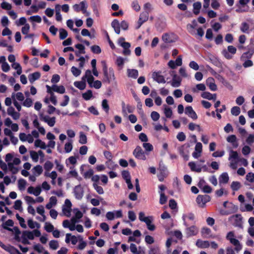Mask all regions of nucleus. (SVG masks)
Here are the masks:
<instances>
[{
    "mask_svg": "<svg viewBox=\"0 0 254 254\" xmlns=\"http://www.w3.org/2000/svg\"><path fill=\"white\" fill-rule=\"evenodd\" d=\"M92 52L96 54H99L101 53V49L99 46L94 45L91 48Z\"/></svg>",
    "mask_w": 254,
    "mask_h": 254,
    "instance_id": "obj_59",
    "label": "nucleus"
},
{
    "mask_svg": "<svg viewBox=\"0 0 254 254\" xmlns=\"http://www.w3.org/2000/svg\"><path fill=\"white\" fill-rule=\"evenodd\" d=\"M201 96L203 98L210 100L212 99L213 95L209 92H203Z\"/></svg>",
    "mask_w": 254,
    "mask_h": 254,
    "instance_id": "obj_55",
    "label": "nucleus"
},
{
    "mask_svg": "<svg viewBox=\"0 0 254 254\" xmlns=\"http://www.w3.org/2000/svg\"><path fill=\"white\" fill-rule=\"evenodd\" d=\"M13 208L16 210H20L22 209V201L20 200H16L14 202Z\"/></svg>",
    "mask_w": 254,
    "mask_h": 254,
    "instance_id": "obj_60",
    "label": "nucleus"
},
{
    "mask_svg": "<svg viewBox=\"0 0 254 254\" xmlns=\"http://www.w3.org/2000/svg\"><path fill=\"white\" fill-rule=\"evenodd\" d=\"M49 246L53 250H56L59 247L58 242L56 240H52L49 243Z\"/></svg>",
    "mask_w": 254,
    "mask_h": 254,
    "instance_id": "obj_52",
    "label": "nucleus"
},
{
    "mask_svg": "<svg viewBox=\"0 0 254 254\" xmlns=\"http://www.w3.org/2000/svg\"><path fill=\"white\" fill-rule=\"evenodd\" d=\"M80 11L84 14L86 16H88L90 15V13L87 11V5L86 4L85 1H82L80 2Z\"/></svg>",
    "mask_w": 254,
    "mask_h": 254,
    "instance_id": "obj_28",
    "label": "nucleus"
},
{
    "mask_svg": "<svg viewBox=\"0 0 254 254\" xmlns=\"http://www.w3.org/2000/svg\"><path fill=\"white\" fill-rule=\"evenodd\" d=\"M149 18V11H144L140 13L137 21V26L136 29H138L143 23L147 21Z\"/></svg>",
    "mask_w": 254,
    "mask_h": 254,
    "instance_id": "obj_5",
    "label": "nucleus"
},
{
    "mask_svg": "<svg viewBox=\"0 0 254 254\" xmlns=\"http://www.w3.org/2000/svg\"><path fill=\"white\" fill-rule=\"evenodd\" d=\"M127 73L128 77L134 79L137 78L138 76V70L135 69H128L127 70Z\"/></svg>",
    "mask_w": 254,
    "mask_h": 254,
    "instance_id": "obj_24",
    "label": "nucleus"
},
{
    "mask_svg": "<svg viewBox=\"0 0 254 254\" xmlns=\"http://www.w3.org/2000/svg\"><path fill=\"white\" fill-rule=\"evenodd\" d=\"M71 71L72 74L75 77L78 76L81 72V71L80 69H78L74 66L71 67Z\"/></svg>",
    "mask_w": 254,
    "mask_h": 254,
    "instance_id": "obj_43",
    "label": "nucleus"
},
{
    "mask_svg": "<svg viewBox=\"0 0 254 254\" xmlns=\"http://www.w3.org/2000/svg\"><path fill=\"white\" fill-rule=\"evenodd\" d=\"M52 90L53 91L56 92L60 94H63L65 92V89L64 86H57V85H53L52 86Z\"/></svg>",
    "mask_w": 254,
    "mask_h": 254,
    "instance_id": "obj_26",
    "label": "nucleus"
},
{
    "mask_svg": "<svg viewBox=\"0 0 254 254\" xmlns=\"http://www.w3.org/2000/svg\"><path fill=\"white\" fill-rule=\"evenodd\" d=\"M102 63L103 64V82L110 84L112 81L115 80L116 79L114 70L112 67L108 68L105 62H102Z\"/></svg>",
    "mask_w": 254,
    "mask_h": 254,
    "instance_id": "obj_1",
    "label": "nucleus"
},
{
    "mask_svg": "<svg viewBox=\"0 0 254 254\" xmlns=\"http://www.w3.org/2000/svg\"><path fill=\"white\" fill-rule=\"evenodd\" d=\"M187 218L189 220L191 221H193L194 219V215L192 213H190L187 215H184L183 216V219L184 220V224L186 226H188L189 224L187 223V222L185 221V218Z\"/></svg>",
    "mask_w": 254,
    "mask_h": 254,
    "instance_id": "obj_37",
    "label": "nucleus"
},
{
    "mask_svg": "<svg viewBox=\"0 0 254 254\" xmlns=\"http://www.w3.org/2000/svg\"><path fill=\"white\" fill-rule=\"evenodd\" d=\"M231 187L233 190L237 191L241 188V184L239 182L234 181L232 183Z\"/></svg>",
    "mask_w": 254,
    "mask_h": 254,
    "instance_id": "obj_45",
    "label": "nucleus"
},
{
    "mask_svg": "<svg viewBox=\"0 0 254 254\" xmlns=\"http://www.w3.org/2000/svg\"><path fill=\"white\" fill-rule=\"evenodd\" d=\"M131 7L136 11H139L140 9V6L137 0H134L132 2Z\"/></svg>",
    "mask_w": 254,
    "mask_h": 254,
    "instance_id": "obj_54",
    "label": "nucleus"
},
{
    "mask_svg": "<svg viewBox=\"0 0 254 254\" xmlns=\"http://www.w3.org/2000/svg\"><path fill=\"white\" fill-rule=\"evenodd\" d=\"M171 75L172 76V80L171 85L174 87H178L181 85L182 79L177 74L175 73V71H172Z\"/></svg>",
    "mask_w": 254,
    "mask_h": 254,
    "instance_id": "obj_9",
    "label": "nucleus"
},
{
    "mask_svg": "<svg viewBox=\"0 0 254 254\" xmlns=\"http://www.w3.org/2000/svg\"><path fill=\"white\" fill-rule=\"evenodd\" d=\"M210 199L211 197L208 195H198L196 198V201L199 207H203L206 203L210 200Z\"/></svg>",
    "mask_w": 254,
    "mask_h": 254,
    "instance_id": "obj_2",
    "label": "nucleus"
},
{
    "mask_svg": "<svg viewBox=\"0 0 254 254\" xmlns=\"http://www.w3.org/2000/svg\"><path fill=\"white\" fill-rule=\"evenodd\" d=\"M26 185V181L23 179H20L18 181V187L20 190H24Z\"/></svg>",
    "mask_w": 254,
    "mask_h": 254,
    "instance_id": "obj_38",
    "label": "nucleus"
},
{
    "mask_svg": "<svg viewBox=\"0 0 254 254\" xmlns=\"http://www.w3.org/2000/svg\"><path fill=\"white\" fill-rule=\"evenodd\" d=\"M122 175L123 178L126 181L130 180V173L128 171L124 170L122 172Z\"/></svg>",
    "mask_w": 254,
    "mask_h": 254,
    "instance_id": "obj_49",
    "label": "nucleus"
},
{
    "mask_svg": "<svg viewBox=\"0 0 254 254\" xmlns=\"http://www.w3.org/2000/svg\"><path fill=\"white\" fill-rule=\"evenodd\" d=\"M254 53V51L253 50L249 51L248 52H245L242 54L241 57V60L242 61H244L246 59H250L251 58H252Z\"/></svg>",
    "mask_w": 254,
    "mask_h": 254,
    "instance_id": "obj_27",
    "label": "nucleus"
},
{
    "mask_svg": "<svg viewBox=\"0 0 254 254\" xmlns=\"http://www.w3.org/2000/svg\"><path fill=\"white\" fill-rule=\"evenodd\" d=\"M74 195L75 197L78 199L80 200L83 196L84 190L83 188L80 185L76 186L73 190Z\"/></svg>",
    "mask_w": 254,
    "mask_h": 254,
    "instance_id": "obj_8",
    "label": "nucleus"
},
{
    "mask_svg": "<svg viewBox=\"0 0 254 254\" xmlns=\"http://www.w3.org/2000/svg\"><path fill=\"white\" fill-rule=\"evenodd\" d=\"M85 77H86L87 82H88L90 87H93L92 84L94 81V77L92 75L91 71L90 69L86 70Z\"/></svg>",
    "mask_w": 254,
    "mask_h": 254,
    "instance_id": "obj_14",
    "label": "nucleus"
},
{
    "mask_svg": "<svg viewBox=\"0 0 254 254\" xmlns=\"http://www.w3.org/2000/svg\"><path fill=\"white\" fill-rule=\"evenodd\" d=\"M233 217H236V219L235 220V225L236 226H237L240 228L243 227V223H242V219L243 217H242L241 214H236L235 215L233 216Z\"/></svg>",
    "mask_w": 254,
    "mask_h": 254,
    "instance_id": "obj_20",
    "label": "nucleus"
},
{
    "mask_svg": "<svg viewBox=\"0 0 254 254\" xmlns=\"http://www.w3.org/2000/svg\"><path fill=\"white\" fill-rule=\"evenodd\" d=\"M0 247L3 250L7 252H9L11 254H13V250H16V248L10 245H5L1 241H0Z\"/></svg>",
    "mask_w": 254,
    "mask_h": 254,
    "instance_id": "obj_18",
    "label": "nucleus"
},
{
    "mask_svg": "<svg viewBox=\"0 0 254 254\" xmlns=\"http://www.w3.org/2000/svg\"><path fill=\"white\" fill-rule=\"evenodd\" d=\"M152 78L154 81L158 83H165L166 82L164 76L161 75V71L153 72L152 73Z\"/></svg>",
    "mask_w": 254,
    "mask_h": 254,
    "instance_id": "obj_10",
    "label": "nucleus"
},
{
    "mask_svg": "<svg viewBox=\"0 0 254 254\" xmlns=\"http://www.w3.org/2000/svg\"><path fill=\"white\" fill-rule=\"evenodd\" d=\"M34 145L36 147H40L42 149H45L47 147L46 143L39 139H37L35 141Z\"/></svg>",
    "mask_w": 254,
    "mask_h": 254,
    "instance_id": "obj_32",
    "label": "nucleus"
},
{
    "mask_svg": "<svg viewBox=\"0 0 254 254\" xmlns=\"http://www.w3.org/2000/svg\"><path fill=\"white\" fill-rule=\"evenodd\" d=\"M43 168L40 165H37L32 169V172L34 175L36 176H40L43 172Z\"/></svg>",
    "mask_w": 254,
    "mask_h": 254,
    "instance_id": "obj_25",
    "label": "nucleus"
},
{
    "mask_svg": "<svg viewBox=\"0 0 254 254\" xmlns=\"http://www.w3.org/2000/svg\"><path fill=\"white\" fill-rule=\"evenodd\" d=\"M23 105L26 107H30L33 104L32 100L31 98H27L23 102Z\"/></svg>",
    "mask_w": 254,
    "mask_h": 254,
    "instance_id": "obj_57",
    "label": "nucleus"
},
{
    "mask_svg": "<svg viewBox=\"0 0 254 254\" xmlns=\"http://www.w3.org/2000/svg\"><path fill=\"white\" fill-rule=\"evenodd\" d=\"M229 177L228 174L226 172L223 173L219 178V183L221 185L222 184H225L228 183Z\"/></svg>",
    "mask_w": 254,
    "mask_h": 254,
    "instance_id": "obj_17",
    "label": "nucleus"
},
{
    "mask_svg": "<svg viewBox=\"0 0 254 254\" xmlns=\"http://www.w3.org/2000/svg\"><path fill=\"white\" fill-rule=\"evenodd\" d=\"M198 248L202 249L207 248L210 246L209 242L208 241H201L198 240L196 243Z\"/></svg>",
    "mask_w": 254,
    "mask_h": 254,
    "instance_id": "obj_22",
    "label": "nucleus"
},
{
    "mask_svg": "<svg viewBox=\"0 0 254 254\" xmlns=\"http://www.w3.org/2000/svg\"><path fill=\"white\" fill-rule=\"evenodd\" d=\"M133 154L135 158L138 159H142L145 160L146 156L144 152L142 150L141 147L139 146H137L133 152Z\"/></svg>",
    "mask_w": 254,
    "mask_h": 254,
    "instance_id": "obj_7",
    "label": "nucleus"
},
{
    "mask_svg": "<svg viewBox=\"0 0 254 254\" xmlns=\"http://www.w3.org/2000/svg\"><path fill=\"white\" fill-rule=\"evenodd\" d=\"M16 217L17 219L19 221L20 226L23 228H26L27 226L25 223L24 219L22 217L20 216L18 213H16Z\"/></svg>",
    "mask_w": 254,
    "mask_h": 254,
    "instance_id": "obj_39",
    "label": "nucleus"
},
{
    "mask_svg": "<svg viewBox=\"0 0 254 254\" xmlns=\"http://www.w3.org/2000/svg\"><path fill=\"white\" fill-rule=\"evenodd\" d=\"M54 165L50 161H47L44 165V168L45 170L47 171H50L53 168Z\"/></svg>",
    "mask_w": 254,
    "mask_h": 254,
    "instance_id": "obj_47",
    "label": "nucleus"
},
{
    "mask_svg": "<svg viewBox=\"0 0 254 254\" xmlns=\"http://www.w3.org/2000/svg\"><path fill=\"white\" fill-rule=\"evenodd\" d=\"M143 147L146 151H151L153 149V147L150 143L144 142L143 143Z\"/></svg>",
    "mask_w": 254,
    "mask_h": 254,
    "instance_id": "obj_58",
    "label": "nucleus"
},
{
    "mask_svg": "<svg viewBox=\"0 0 254 254\" xmlns=\"http://www.w3.org/2000/svg\"><path fill=\"white\" fill-rule=\"evenodd\" d=\"M79 238L80 243L78 246V249L79 250L84 249L87 245V244L85 242L83 241V239L80 236H78Z\"/></svg>",
    "mask_w": 254,
    "mask_h": 254,
    "instance_id": "obj_53",
    "label": "nucleus"
},
{
    "mask_svg": "<svg viewBox=\"0 0 254 254\" xmlns=\"http://www.w3.org/2000/svg\"><path fill=\"white\" fill-rule=\"evenodd\" d=\"M239 155L237 151L231 150L230 152V155L229 157V160H231L233 159L234 160L239 161Z\"/></svg>",
    "mask_w": 254,
    "mask_h": 254,
    "instance_id": "obj_34",
    "label": "nucleus"
},
{
    "mask_svg": "<svg viewBox=\"0 0 254 254\" xmlns=\"http://www.w3.org/2000/svg\"><path fill=\"white\" fill-rule=\"evenodd\" d=\"M159 193H160V204L161 205L165 204L167 201V197L166 196L164 192L159 191Z\"/></svg>",
    "mask_w": 254,
    "mask_h": 254,
    "instance_id": "obj_35",
    "label": "nucleus"
},
{
    "mask_svg": "<svg viewBox=\"0 0 254 254\" xmlns=\"http://www.w3.org/2000/svg\"><path fill=\"white\" fill-rule=\"evenodd\" d=\"M249 28L250 26L249 24H248L247 22H243L241 24V27H240V30L241 31L245 33H249Z\"/></svg>",
    "mask_w": 254,
    "mask_h": 254,
    "instance_id": "obj_33",
    "label": "nucleus"
},
{
    "mask_svg": "<svg viewBox=\"0 0 254 254\" xmlns=\"http://www.w3.org/2000/svg\"><path fill=\"white\" fill-rule=\"evenodd\" d=\"M151 118L153 121H157L160 118V115L158 112L156 111H153L151 113Z\"/></svg>",
    "mask_w": 254,
    "mask_h": 254,
    "instance_id": "obj_64",
    "label": "nucleus"
},
{
    "mask_svg": "<svg viewBox=\"0 0 254 254\" xmlns=\"http://www.w3.org/2000/svg\"><path fill=\"white\" fill-rule=\"evenodd\" d=\"M12 67L17 69L16 73L18 75H20L22 73V67L20 64L17 63H13L12 64Z\"/></svg>",
    "mask_w": 254,
    "mask_h": 254,
    "instance_id": "obj_40",
    "label": "nucleus"
},
{
    "mask_svg": "<svg viewBox=\"0 0 254 254\" xmlns=\"http://www.w3.org/2000/svg\"><path fill=\"white\" fill-rule=\"evenodd\" d=\"M44 229L47 232L50 233L52 232L54 230V227L51 223L46 222Z\"/></svg>",
    "mask_w": 254,
    "mask_h": 254,
    "instance_id": "obj_42",
    "label": "nucleus"
},
{
    "mask_svg": "<svg viewBox=\"0 0 254 254\" xmlns=\"http://www.w3.org/2000/svg\"><path fill=\"white\" fill-rule=\"evenodd\" d=\"M74 85L78 88L79 89L82 90H84L86 88V81H75L74 82Z\"/></svg>",
    "mask_w": 254,
    "mask_h": 254,
    "instance_id": "obj_31",
    "label": "nucleus"
},
{
    "mask_svg": "<svg viewBox=\"0 0 254 254\" xmlns=\"http://www.w3.org/2000/svg\"><path fill=\"white\" fill-rule=\"evenodd\" d=\"M164 114L167 118H170L172 116V111L169 107H166L164 109Z\"/></svg>",
    "mask_w": 254,
    "mask_h": 254,
    "instance_id": "obj_62",
    "label": "nucleus"
},
{
    "mask_svg": "<svg viewBox=\"0 0 254 254\" xmlns=\"http://www.w3.org/2000/svg\"><path fill=\"white\" fill-rule=\"evenodd\" d=\"M59 31L60 39L64 40L67 37L68 33L66 30L63 28H61L60 29Z\"/></svg>",
    "mask_w": 254,
    "mask_h": 254,
    "instance_id": "obj_46",
    "label": "nucleus"
},
{
    "mask_svg": "<svg viewBox=\"0 0 254 254\" xmlns=\"http://www.w3.org/2000/svg\"><path fill=\"white\" fill-rule=\"evenodd\" d=\"M246 179L250 183H254V174L252 172L248 173L246 176Z\"/></svg>",
    "mask_w": 254,
    "mask_h": 254,
    "instance_id": "obj_61",
    "label": "nucleus"
},
{
    "mask_svg": "<svg viewBox=\"0 0 254 254\" xmlns=\"http://www.w3.org/2000/svg\"><path fill=\"white\" fill-rule=\"evenodd\" d=\"M124 59L122 57H119L117 58L116 62V64L118 65V66L120 67L121 68L123 67L124 64Z\"/></svg>",
    "mask_w": 254,
    "mask_h": 254,
    "instance_id": "obj_51",
    "label": "nucleus"
},
{
    "mask_svg": "<svg viewBox=\"0 0 254 254\" xmlns=\"http://www.w3.org/2000/svg\"><path fill=\"white\" fill-rule=\"evenodd\" d=\"M185 113L193 120H196L198 118L196 113L190 106H188L186 107Z\"/></svg>",
    "mask_w": 254,
    "mask_h": 254,
    "instance_id": "obj_11",
    "label": "nucleus"
},
{
    "mask_svg": "<svg viewBox=\"0 0 254 254\" xmlns=\"http://www.w3.org/2000/svg\"><path fill=\"white\" fill-rule=\"evenodd\" d=\"M82 96L84 100H89L93 96L92 91L91 90H88L86 92L83 93Z\"/></svg>",
    "mask_w": 254,
    "mask_h": 254,
    "instance_id": "obj_36",
    "label": "nucleus"
},
{
    "mask_svg": "<svg viewBox=\"0 0 254 254\" xmlns=\"http://www.w3.org/2000/svg\"><path fill=\"white\" fill-rule=\"evenodd\" d=\"M79 142L82 144H84L87 143V137L82 132L80 133Z\"/></svg>",
    "mask_w": 254,
    "mask_h": 254,
    "instance_id": "obj_44",
    "label": "nucleus"
},
{
    "mask_svg": "<svg viewBox=\"0 0 254 254\" xmlns=\"http://www.w3.org/2000/svg\"><path fill=\"white\" fill-rule=\"evenodd\" d=\"M22 243L23 244H29L28 239L32 240L34 239V235L31 231H24L22 235Z\"/></svg>",
    "mask_w": 254,
    "mask_h": 254,
    "instance_id": "obj_4",
    "label": "nucleus"
},
{
    "mask_svg": "<svg viewBox=\"0 0 254 254\" xmlns=\"http://www.w3.org/2000/svg\"><path fill=\"white\" fill-rule=\"evenodd\" d=\"M193 12L195 15H198L199 13L200 9L201 7V3L200 2H195L193 4Z\"/></svg>",
    "mask_w": 254,
    "mask_h": 254,
    "instance_id": "obj_30",
    "label": "nucleus"
},
{
    "mask_svg": "<svg viewBox=\"0 0 254 254\" xmlns=\"http://www.w3.org/2000/svg\"><path fill=\"white\" fill-rule=\"evenodd\" d=\"M93 187L96 190V191L98 194H102L104 193V191L103 188L99 186L98 184L93 183Z\"/></svg>",
    "mask_w": 254,
    "mask_h": 254,
    "instance_id": "obj_41",
    "label": "nucleus"
},
{
    "mask_svg": "<svg viewBox=\"0 0 254 254\" xmlns=\"http://www.w3.org/2000/svg\"><path fill=\"white\" fill-rule=\"evenodd\" d=\"M227 141L228 142L231 143L234 148H236L239 145L237 141V137L235 135L232 134L228 136L227 138Z\"/></svg>",
    "mask_w": 254,
    "mask_h": 254,
    "instance_id": "obj_16",
    "label": "nucleus"
},
{
    "mask_svg": "<svg viewBox=\"0 0 254 254\" xmlns=\"http://www.w3.org/2000/svg\"><path fill=\"white\" fill-rule=\"evenodd\" d=\"M206 84L209 86V89L211 91H216L217 90V86L214 82V79L212 77H209L206 80Z\"/></svg>",
    "mask_w": 254,
    "mask_h": 254,
    "instance_id": "obj_15",
    "label": "nucleus"
},
{
    "mask_svg": "<svg viewBox=\"0 0 254 254\" xmlns=\"http://www.w3.org/2000/svg\"><path fill=\"white\" fill-rule=\"evenodd\" d=\"M8 166L9 170L11 171L12 174H16L17 173L18 171V169L17 168L14 167L13 164L12 163L9 162L8 163Z\"/></svg>",
    "mask_w": 254,
    "mask_h": 254,
    "instance_id": "obj_50",
    "label": "nucleus"
},
{
    "mask_svg": "<svg viewBox=\"0 0 254 254\" xmlns=\"http://www.w3.org/2000/svg\"><path fill=\"white\" fill-rule=\"evenodd\" d=\"M39 116L40 120L47 123L50 127H52L55 125L56 123V118L55 117L50 118L48 116H44L43 113L40 114Z\"/></svg>",
    "mask_w": 254,
    "mask_h": 254,
    "instance_id": "obj_6",
    "label": "nucleus"
},
{
    "mask_svg": "<svg viewBox=\"0 0 254 254\" xmlns=\"http://www.w3.org/2000/svg\"><path fill=\"white\" fill-rule=\"evenodd\" d=\"M162 40L166 43H171L174 42V41L172 39L171 35L166 33L163 34Z\"/></svg>",
    "mask_w": 254,
    "mask_h": 254,
    "instance_id": "obj_29",
    "label": "nucleus"
},
{
    "mask_svg": "<svg viewBox=\"0 0 254 254\" xmlns=\"http://www.w3.org/2000/svg\"><path fill=\"white\" fill-rule=\"evenodd\" d=\"M229 241L231 244L235 246L234 249L237 253L242 250V246L238 240L235 238H230Z\"/></svg>",
    "mask_w": 254,
    "mask_h": 254,
    "instance_id": "obj_13",
    "label": "nucleus"
},
{
    "mask_svg": "<svg viewBox=\"0 0 254 254\" xmlns=\"http://www.w3.org/2000/svg\"><path fill=\"white\" fill-rule=\"evenodd\" d=\"M231 112L233 115L237 116L240 114L241 110L240 107L238 106H235L232 108Z\"/></svg>",
    "mask_w": 254,
    "mask_h": 254,
    "instance_id": "obj_48",
    "label": "nucleus"
},
{
    "mask_svg": "<svg viewBox=\"0 0 254 254\" xmlns=\"http://www.w3.org/2000/svg\"><path fill=\"white\" fill-rule=\"evenodd\" d=\"M14 225V222L12 220L8 219L5 223L1 225L2 227L6 230L9 231H12V229L9 228L8 226L12 227Z\"/></svg>",
    "mask_w": 254,
    "mask_h": 254,
    "instance_id": "obj_21",
    "label": "nucleus"
},
{
    "mask_svg": "<svg viewBox=\"0 0 254 254\" xmlns=\"http://www.w3.org/2000/svg\"><path fill=\"white\" fill-rule=\"evenodd\" d=\"M41 77L40 72L37 71L28 75V79L30 83H33L35 80L39 79Z\"/></svg>",
    "mask_w": 254,
    "mask_h": 254,
    "instance_id": "obj_19",
    "label": "nucleus"
},
{
    "mask_svg": "<svg viewBox=\"0 0 254 254\" xmlns=\"http://www.w3.org/2000/svg\"><path fill=\"white\" fill-rule=\"evenodd\" d=\"M130 250L131 252L134 254H140V253L137 251L136 246L133 243L130 244Z\"/></svg>",
    "mask_w": 254,
    "mask_h": 254,
    "instance_id": "obj_63",
    "label": "nucleus"
},
{
    "mask_svg": "<svg viewBox=\"0 0 254 254\" xmlns=\"http://www.w3.org/2000/svg\"><path fill=\"white\" fill-rule=\"evenodd\" d=\"M112 27L114 28L115 32L117 34L120 33V25L117 19H114L111 23Z\"/></svg>",
    "mask_w": 254,
    "mask_h": 254,
    "instance_id": "obj_23",
    "label": "nucleus"
},
{
    "mask_svg": "<svg viewBox=\"0 0 254 254\" xmlns=\"http://www.w3.org/2000/svg\"><path fill=\"white\" fill-rule=\"evenodd\" d=\"M102 106L105 111L108 113L109 110V106L108 105V101L107 99H104L102 101Z\"/></svg>",
    "mask_w": 254,
    "mask_h": 254,
    "instance_id": "obj_56",
    "label": "nucleus"
},
{
    "mask_svg": "<svg viewBox=\"0 0 254 254\" xmlns=\"http://www.w3.org/2000/svg\"><path fill=\"white\" fill-rule=\"evenodd\" d=\"M236 48L233 46L231 45L228 46L227 50L224 49L222 52V54L225 58L228 60H230L233 57V56L231 55L230 53L232 55H234L236 54Z\"/></svg>",
    "mask_w": 254,
    "mask_h": 254,
    "instance_id": "obj_3",
    "label": "nucleus"
},
{
    "mask_svg": "<svg viewBox=\"0 0 254 254\" xmlns=\"http://www.w3.org/2000/svg\"><path fill=\"white\" fill-rule=\"evenodd\" d=\"M186 234L188 237L196 235L198 233V229L195 226H191L186 229Z\"/></svg>",
    "mask_w": 254,
    "mask_h": 254,
    "instance_id": "obj_12",
    "label": "nucleus"
}]
</instances>
